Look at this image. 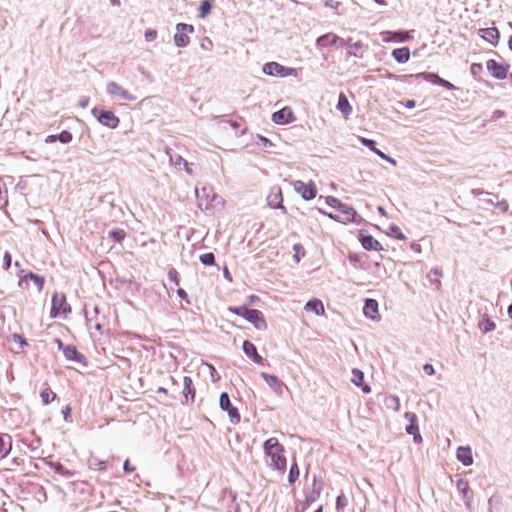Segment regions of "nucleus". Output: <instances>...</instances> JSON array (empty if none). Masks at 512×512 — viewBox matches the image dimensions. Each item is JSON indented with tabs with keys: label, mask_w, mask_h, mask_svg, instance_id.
<instances>
[{
	"label": "nucleus",
	"mask_w": 512,
	"mask_h": 512,
	"mask_svg": "<svg viewBox=\"0 0 512 512\" xmlns=\"http://www.w3.org/2000/svg\"><path fill=\"white\" fill-rule=\"evenodd\" d=\"M456 488H457V491L462 496V499L464 500L466 507L470 508L472 500H473V495H472V492L470 491L468 481L465 479H462V478L458 479L456 482Z\"/></svg>",
	"instance_id": "2eb2a0df"
},
{
	"label": "nucleus",
	"mask_w": 512,
	"mask_h": 512,
	"mask_svg": "<svg viewBox=\"0 0 512 512\" xmlns=\"http://www.w3.org/2000/svg\"><path fill=\"white\" fill-rule=\"evenodd\" d=\"M56 471L62 475H68L69 474V471L66 470L62 465L58 464L56 466Z\"/></svg>",
	"instance_id": "0e129e2a"
},
{
	"label": "nucleus",
	"mask_w": 512,
	"mask_h": 512,
	"mask_svg": "<svg viewBox=\"0 0 512 512\" xmlns=\"http://www.w3.org/2000/svg\"><path fill=\"white\" fill-rule=\"evenodd\" d=\"M481 37L488 41L492 45H496L499 39V31L495 27H489L481 29L480 31Z\"/></svg>",
	"instance_id": "393cba45"
},
{
	"label": "nucleus",
	"mask_w": 512,
	"mask_h": 512,
	"mask_svg": "<svg viewBox=\"0 0 512 512\" xmlns=\"http://www.w3.org/2000/svg\"><path fill=\"white\" fill-rule=\"evenodd\" d=\"M291 185L304 200L314 199L317 195V189L313 182L305 183L301 180H296L292 181Z\"/></svg>",
	"instance_id": "6e6552de"
},
{
	"label": "nucleus",
	"mask_w": 512,
	"mask_h": 512,
	"mask_svg": "<svg viewBox=\"0 0 512 512\" xmlns=\"http://www.w3.org/2000/svg\"><path fill=\"white\" fill-rule=\"evenodd\" d=\"M272 120L276 124H288L295 120L294 114L292 110L288 107H285L272 115Z\"/></svg>",
	"instance_id": "f3484780"
},
{
	"label": "nucleus",
	"mask_w": 512,
	"mask_h": 512,
	"mask_svg": "<svg viewBox=\"0 0 512 512\" xmlns=\"http://www.w3.org/2000/svg\"><path fill=\"white\" fill-rule=\"evenodd\" d=\"M404 417L410 422V424L406 427V432L410 435H413V440L415 443L419 444L422 442V436L419 433V427L417 424V416L415 413L406 412Z\"/></svg>",
	"instance_id": "ddd939ff"
},
{
	"label": "nucleus",
	"mask_w": 512,
	"mask_h": 512,
	"mask_svg": "<svg viewBox=\"0 0 512 512\" xmlns=\"http://www.w3.org/2000/svg\"><path fill=\"white\" fill-rule=\"evenodd\" d=\"M363 314L371 320H379L378 302L375 299H366Z\"/></svg>",
	"instance_id": "aec40b11"
},
{
	"label": "nucleus",
	"mask_w": 512,
	"mask_h": 512,
	"mask_svg": "<svg viewBox=\"0 0 512 512\" xmlns=\"http://www.w3.org/2000/svg\"><path fill=\"white\" fill-rule=\"evenodd\" d=\"M423 370L428 375H433L435 373V369L431 364H425L423 366Z\"/></svg>",
	"instance_id": "052dcab7"
},
{
	"label": "nucleus",
	"mask_w": 512,
	"mask_h": 512,
	"mask_svg": "<svg viewBox=\"0 0 512 512\" xmlns=\"http://www.w3.org/2000/svg\"><path fill=\"white\" fill-rule=\"evenodd\" d=\"M107 93L115 98L125 101H134L136 96L115 81H110L106 86Z\"/></svg>",
	"instance_id": "1a4fd4ad"
},
{
	"label": "nucleus",
	"mask_w": 512,
	"mask_h": 512,
	"mask_svg": "<svg viewBox=\"0 0 512 512\" xmlns=\"http://www.w3.org/2000/svg\"><path fill=\"white\" fill-rule=\"evenodd\" d=\"M347 506V499L344 494H340L336 499V508L338 510L343 509Z\"/></svg>",
	"instance_id": "864d4df0"
},
{
	"label": "nucleus",
	"mask_w": 512,
	"mask_h": 512,
	"mask_svg": "<svg viewBox=\"0 0 512 512\" xmlns=\"http://www.w3.org/2000/svg\"><path fill=\"white\" fill-rule=\"evenodd\" d=\"M245 320L251 323L257 330L264 331L267 329V323L263 313L256 309H249L246 313Z\"/></svg>",
	"instance_id": "9b49d317"
},
{
	"label": "nucleus",
	"mask_w": 512,
	"mask_h": 512,
	"mask_svg": "<svg viewBox=\"0 0 512 512\" xmlns=\"http://www.w3.org/2000/svg\"><path fill=\"white\" fill-rule=\"evenodd\" d=\"M12 448V440L8 434L0 435V459L6 457Z\"/></svg>",
	"instance_id": "bb28decb"
},
{
	"label": "nucleus",
	"mask_w": 512,
	"mask_h": 512,
	"mask_svg": "<svg viewBox=\"0 0 512 512\" xmlns=\"http://www.w3.org/2000/svg\"><path fill=\"white\" fill-rule=\"evenodd\" d=\"M7 202V190L5 188L4 183L0 179V208L6 206Z\"/></svg>",
	"instance_id": "c03bdc74"
},
{
	"label": "nucleus",
	"mask_w": 512,
	"mask_h": 512,
	"mask_svg": "<svg viewBox=\"0 0 512 512\" xmlns=\"http://www.w3.org/2000/svg\"><path fill=\"white\" fill-rule=\"evenodd\" d=\"M338 44L344 46V39L333 33L324 34L320 36L316 41L317 47L335 46Z\"/></svg>",
	"instance_id": "a211bd4d"
},
{
	"label": "nucleus",
	"mask_w": 512,
	"mask_h": 512,
	"mask_svg": "<svg viewBox=\"0 0 512 512\" xmlns=\"http://www.w3.org/2000/svg\"><path fill=\"white\" fill-rule=\"evenodd\" d=\"M392 56L398 63H406L410 59V50L408 47H402L393 50Z\"/></svg>",
	"instance_id": "c756f323"
},
{
	"label": "nucleus",
	"mask_w": 512,
	"mask_h": 512,
	"mask_svg": "<svg viewBox=\"0 0 512 512\" xmlns=\"http://www.w3.org/2000/svg\"><path fill=\"white\" fill-rule=\"evenodd\" d=\"M375 154L378 155L381 159H383L385 161H389V159L391 158L390 156L386 155L385 153H383L380 150H377Z\"/></svg>",
	"instance_id": "338daca9"
},
{
	"label": "nucleus",
	"mask_w": 512,
	"mask_h": 512,
	"mask_svg": "<svg viewBox=\"0 0 512 512\" xmlns=\"http://www.w3.org/2000/svg\"><path fill=\"white\" fill-rule=\"evenodd\" d=\"M457 459L465 466H470L473 463L472 451L469 446H461L457 449Z\"/></svg>",
	"instance_id": "5701e85b"
},
{
	"label": "nucleus",
	"mask_w": 512,
	"mask_h": 512,
	"mask_svg": "<svg viewBox=\"0 0 512 512\" xmlns=\"http://www.w3.org/2000/svg\"><path fill=\"white\" fill-rule=\"evenodd\" d=\"M305 309L307 311L314 312L318 316L325 313V308L322 301L316 298L309 300L305 305Z\"/></svg>",
	"instance_id": "cd10ccee"
},
{
	"label": "nucleus",
	"mask_w": 512,
	"mask_h": 512,
	"mask_svg": "<svg viewBox=\"0 0 512 512\" xmlns=\"http://www.w3.org/2000/svg\"><path fill=\"white\" fill-rule=\"evenodd\" d=\"M168 278H169L173 283H175L176 285H179V274H178V272L176 271V269L171 268V269L168 271Z\"/></svg>",
	"instance_id": "5fc2aeb1"
},
{
	"label": "nucleus",
	"mask_w": 512,
	"mask_h": 512,
	"mask_svg": "<svg viewBox=\"0 0 512 512\" xmlns=\"http://www.w3.org/2000/svg\"><path fill=\"white\" fill-rule=\"evenodd\" d=\"M337 109L343 114L344 117H348L352 112V107L344 94L339 95Z\"/></svg>",
	"instance_id": "c85d7f7f"
},
{
	"label": "nucleus",
	"mask_w": 512,
	"mask_h": 512,
	"mask_svg": "<svg viewBox=\"0 0 512 512\" xmlns=\"http://www.w3.org/2000/svg\"><path fill=\"white\" fill-rule=\"evenodd\" d=\"M324 5L327 8H331V9L337 10L341 6V3L339 1H336V0H324Z\"/></svg>",
	"instance_id": "4d7b16f0"
},
{
	"label": "nucleus",
	"mask_w": 512,
	"mask_h": 512,
	"mask_svg": "<svg viewBox=\"0 0 512 512\" xmlns=\"http://www.w3.org/2000/svg\"><path fill=\"white\" fill-rule=\"evenodd\" d=\"M262 71L264 74L273 77L284 78L288 76H297V70L295 68L285 67L277 62H268L264 64Z\"/></svg>",
	"instance_id": "20e7f679"
},
{
	"label": "nucleus",
	"mask_w": 512,
	"mask_h": 512,
	"mask_svg": "<svg viewBox=\"0 0 512 512\" xmlns=\"http://www.w3.org/2000/svg\"><path fill=\"white\" fill-rule=\"evenodd\" d=\"M194 32V27L190 24L179 23L176 25L174 43L177 47H186L190 42L189 34Z\"/></svg>",
	"instance_id": "0eeeda50"
},
{
	"label": "nucleus",
	"mask_w": 512,
	"mask_h": 512,
	"mask_svg": "<svg viewBox=\"0 0 512 512\" xmlns=\"http://www.w3.org/2000/svg\"><path fill=\"white\" fill-rule=\"evenodd\" d=\"M478 327L482 331V333H488L496 328V324L487 315H483L479 320Z\"/></svg>",
	"instance_id": "7c9ffc66"
},
{
	"label": "nucleus",
	"mask_w": 512,
	"mask_h": 512,
	"mask_svg": "<svg viewBox=\"0 0 512 512\" xmlns=\"http://www.w3.org/2000/svg\"><path fill=\"white\" fill-rule=\"evenodd\" d=\"M299 477V468L297 463H293L290 467L289 475H288V481L289 483H294L297 478Z\"/></svg>",
	"instance_id": "79ce46f5"
},
{
	"label": "nucleus",
	"mask_w": 512,
	"mask_h": 512,
	"mask_svg": "<svg viewBox=\"0 0 512 512\" xmlns=\"http://www.w3.org/2000/svg\"><path fill=\"white\" fill-rule=\"evenodd\" d=\"M123 469L126 472H132L135 470V467L130 465L129 460H126L123 464Z\"/></svg>",
	"instance_id": "e2e57ef3"
},
{
	"label": "nucleus",
	"mask_w": 512,
	"mask_h": 512,
	"mask_svg": "<svg viewBox=\"0 0 512 512\" xmlns=\"http://www.w3.org/2000/svg\"><path fill=\"white\" fill-rule=\"evenodd\" d=\"M375 154L378 155L381 159H383L385 161H389V159L391 158L390 156L386 155L385 153H383L380 150H377Z\"/></svg>",
	"instance_id": "774afa93"
},
{
	"label": "nucleus",
	"mask_w": 512,
	"mask_h": 512,
	"mask_svg": "<svg viewBox=\"0 0 512 512\" xmlns=\"http://www.w3.org/2000/svg\"><path fill=\"white\" fill-rule=\"evenodd\" d=\"M23 273H24V270H21L18 274V276L20 277V281H19L20 287H23L25 281L29 279V280H32V282H34V284L37 286V289L39 292L42 291L44 283H45V279L43 276H39L33 272H29L26 274H23Z\"/></svg>",
	"instance_id": "6ab92c4d"
},
{
	"label": "nucleus",
	"mask_w": 512,
	"mask_h": 512,
	"mask_svg": "<svg viewBox=\"0 0 512 512\" xmlns=\"http://www.w3.org/2000/svg\"><path fill=\"white\" fill-rule=\"evenodd\" d=\"M220 407L222 410L228 412L231 421L236 420L238 422L240 420L238 411L235 407L232 406L230 398L226 392H223L220 395Z\"/></svg>",
	"instance_id": "dca6fc26"
},
{
	"label": "nucleus",
	"mask_w": 512,
	"mask_h": 512,
	"mask_svg": "<svg viewBox=\"0 0 512 512\" xmlns=\"http://www.w3.org/2000/svg\"><path fill=\"white\" fill-rule=\"evenodd\" d=\"M88 465L91 469L103 470L105 469L106 463L98 459L97 457H90V459L88 460Z\"/></svg>",
	"instance_id": "58836bf2"
},
{
	"label": "nucleus",
	"mask_w": 512,
	"mask_h": 512,
	"mask_svg": "<svg viewBox=\"0 0 512 512\" xmlns=\"http://www.w3.org/2000/svg\"><path fill=\"white\" fill-rule=\"evenodd\" d=\"M384 403L388 409H391L395 412L400 410V400L396 395H390L386 397Z\"/></svg>",
	"instance_id": "72a5a7b5"
},
{
	"label": "nucleus",
	"mask_w": 512,
	"mask_h": 512,
	"mask_svg": "<svg viewBox=\"0 0 512 512\" xmlns=\"http://www.w3.org/2000/svg\"><path fill=\"white\" fill-rule=\"evenodd\" d=\"M211 11V4L208 0H203L199 8V17L205 18Z\"/></svg>",
	"instance_id": "ea45409f"
},
{
	"label": "nucleus",
	"mask_w": 512,
	"mask_h": 512,
	"mask_svg": "<svg viewBox=\"0 0 512 512\" xmlns=\"http://www.w3.org/2000/svg\"><path fill=\"white\" fill-rule=\"evenodd\" d=\"M170 163L172 165H174L175 167H180L182 166L184 168V170L188 173V174H193V170H192V164L189 163L188 161H186L182 156L180 155H170Z\"/></svg>",
	"instance_id": "a878e982"
},
{
	"label": "nucleus",
	"mask_w": 512,
	"mask_h": 512,
	"mask_svg": "<svg viewBox=\"0 0 512 512\" xmlns=\"http://www.w3.org/2000/svg\"><path fill=\"white\" fill-rule=\"evenodd\" d=\"M417 78H422L426 81H429V82H432L434 84H437L438 82V79L440 78L437 74H434V73H427V72H422V73H418L416 75Z\"/></svg>",
	"instance_id": "a19ab883"
},
{
	"label": "nucleus",
	"mask_w": 512,
	"mask_h": 512,
	"mask_svg": "<svg viewBox=\"0 0 512 512\" xmlns=\"http://www.w3.org/2000/svg\"><path fill=\"white\" fill-rule=\"evenodd\" d=\"M360 242L362 247L366 250H382L381 244L371 235H360Z\"/></svg>",
	"instance_id": "b1692460"
},
{
	"label": "nucleus",
	"mask_w": 512,
	"mask_h": 512,
	"mask_svg": "<svg viewBox=\"0 0 512 512\" xmlns=\"http://www.w3.org/2000/svg\"><path fill=\"white\" fill-rule=\"evenodd\" d=\"M92 115L98 120V122L110 129H115L119 125V118L112 111L99 110L94 107L91 111Z\"/></svg>",
	"instance_id": "39448f33"
},
{
	"label": "nucleus",
	"mask_w": 512,
	"mask_h": 512,
	"mask_svg": "<svg viewBox=\"0 0 512 512\" xmlns=\"http://www.w3.org/2000/svg\"><path fill=\"white\" fill-rule=\"evenodd\" d=\"M57 138L61 143L68 144L72 141L73 136L69 131L63 130L60 134L57 135Z\"/></svg>",
	"instance_id": "49530a36"
},
{
	"label": "nucleus",
	"mask_w": 512,
	"mask_h": 512,
	"mask_svg": "<svg viewBox=\"0 0 512 512\" xmlns=\"http://www.w3.org/2000/svg\"><path fill=\"white\" fill-rule=\"evenodd\" d=\"M11 261H12L11 254L9 252H5L4 257H3V266H2L4 270H8L10 268Z\"/></svg>",
	"instance_id": "6e6d98bb"
},
{
	"label": "nucleus",
	"mask_w": 512,
	"mask_h": 512,
	"mask_svg": "<svg viewBox=\"0 0 512 512\" xmlns=\"http://www.w3.org/2000/svg\"><path fill=\"white\" fill-rule=\"evenodd\" d=\"M229 311L245 319L246 313H248L249 308H247L246 306L229 307Z\"/></svg>",
	"instance_id": "de8ad7c7"
},
{
	"label": "nucleus",
	"mask_w": 512,
	"mask_h": 512,
	"mask_svg": "<svg viewBox=\"0 0 512 512\" xmlns=\"http://www.w3.org/2000/svg\"><path fill=\"white\" fill-rule=\"evenodd\" d=\"M63 354L67 360L80 361L81 355L77 352L75 346L67 345L63 348Z\"/></svg>",
	"instance_id": "473e14b6"
},
{
	"label": "nucleus",
	"mask_w": 512,
	"mask_h": 512,
	"mask_svg": "<svg viewBox=\"0 0 512 512\" xmlns=\"http://www.w3.org/2000/svg\"><path fill=\"white\" fill-rule=\"evenodd\" d=\"M338 214L333 213H327L322 209H319V212L328 216L329 218L341 222L343 224H348L350 222H353L356 216V211L354 208L347 206L345 204L342 205L341 208L338 209Z\"/></svg>",
	"instance_id": "423d86ee"
},
{
	"label": "nucleus",
	"mask_w": 512,
	"mask_h": 512,
	"mask_svg": "<svg viewBox=\"0 0 512 512\" xmlns=\"http://www.w3.org/2000/svg\"><path fill=\"white\" fill-rule=\"evenodd\" d=\"M40 396H41V400H42L43 404L47 405L55 399L56 394L49 388H46V389L42 390Z\"/></svg>",
	"instance_id": "4c0bfd02"
},
{
	"label": "nucleus",
	"mask_w": 512,
	"mask_h": 512,
	"mask_svg": "<svg viewBox=\"0 0 512 512\" xmlns=\"http://www.w3.org/2000/svg\"><path fill=\"white\" fill-rule=\"evenodd\" d=\"M12 338L16 343L19 344L20 348H23L27 345V342L19 334H13Z\"/></svg>",
	"instance_id": "bf43d9fd"
},
{
	"label": "nucleus",
	"mask_w": 512,
	"mask_h": 512,
	"mask_svg": "<svg viewBox=\"0 0 512 512\" xmlns=\"http://www.w3.org/2000/svg\"><path fill=\"white\" fill-rule=\"evenodd\" d=\"M243 352L247 357L253 360L257 364H263L264 358L258 354L256 346L250 341L243 342Z\"/></svg>",
	"instance_id": "412c9836"
},
{
	"label": "nucleus",
	"mask_w": 512,
	"mask_h": 512,
	"mask_svg": "<svg viewBox=\"0 0 512 512\" xmlns=\"http://www.w3.org/2000/svg\"><path fill=\"white\" fill-rule=\"evenodd\" d=\"M58 140L57 135H49L45 138V143L50 144Z\"/></svg>",
	"instance_id": "69168bd1"
},
{
	"label": "nucleus",
	"mask_w": 512,
	"mask_h": 512,
	"mask_svg": "<svg viewBox=\"0 0 512 512\" xmlns=\"http://www.w3.org/2000/svg\"><path fill=\"white\" fill-rule=\"evenodd\" d=\"M195 194L199 207L204 210H210L216 205L223 204V200L216 194L213 186L207 185L200 190L196 188Z\"/></svg>",
	"instance_id": "f03ea898"
},
{
	"label": "nucleus",
	"mask_w": 512,
	"mask_h": 512,
	"mask_svg": "<svg viewBox=\"0 0 512 512\" xmlns=\"http://www.w3.org/2000/svg\"><path fill=\"white\" fill-rule=\"evenodd\" d=\"M71 312L70 305L66 301V297L63 293H55L52 297V305L50 310V317L57 318L63 317L66 318L67 315Z\"/></svg>",
	"instance_id": "7ed1b4c3"
},
{
	"label": "nucleus",
	"mask_w": 512,
	"mask_h": 512,
	"mask_svg": "<svg viewBox=\"0 0 512 512\" xmlns=\"http://www.w3.org/2000/svg\"><path fill=\"white\" fill-rule=\"evenodd\" d=\"M147 42L154 41L157 38V31L155 29H148L144 33Z\"/></svg>",
	"instance_id": "603ef678"
},
{
	"label": "nucleus",
	"mask_w": 512,
	"mask_h": 512,
	"mask_svg": "<svg viewBox=\"0 0 512 512\" xmlns=\"http://www.w3.org/2000/svg\"><path fill=\"white\" fill-rule=\"evenodd\" d=\"M267 204L272 209H281L284 213L286 208L283 206L282 190L279 186L271 187L267 195Z\"/></svg>",
	"instance_id": "9d476101"
},
{
	"label": "nucleus",
	"mask_w": 512,
	"mask_h": 512,
	"mask_svg": "<svg viewBox=\"0 0 512 512\" xmlns=\"http://www.w3.org/2000/svg\"><path fill=\"white\" fill-rule=\"evenodd\" d=\"M326 203L330 207L336 208L337 210L342 207L343 203L339 199L333 196L326 197Z\"/></svg>",
	"instance_id": "8fccbe9b"
},
{
	"label": "nucleus",
	"mask_w": 512,
	"mask_h": 512,
	"mask_svg": "<svg viewBox=\"0 0 512 512\" xmlns=\"http://www.w3.org/2000/svg\"><path fill=\"white\" fill-rule=\"evenodd\" d=\"M89 104V97L87 96H82L79 100V106L81 108H86Z\"/></svg>",
	"instance_id": "680f3d73"
},
{
	"label": "nucleus",
	"mask_w": 512,
	"mask_h": 512,
	"mask_svg": "<svg viewBox=\"0 0 512 512\" xmlns=\"http://www.w3.org/2000/svg\"><path fill=\"white\" fill-rule=\"evenodd\" d=\"M387 235H389L390 237H394L398 240H405L406 237L405 235L402 233L401 229L395 225V224H390L388 229H387Z\"/></svg>",
	"instance_id": "e433bc0d"
},
{
	"label": "nucleus",
	"mask_w": 512,
	"mask_h": 512,
	"mask_svg": "<svg viewBox=\"0 0 512 512\" xmlns=\"http://www.w3.org/2000/svg\"><path fill=\"white\" fill-rule=\"evenodd\" d=\"M486 68L490 74L496 79H505L508 73V67L498 63L494 59H490L486 63Z\"/></svg>",
	"instance_id": "4468645a"
},
{
	"label": "nucleus",
	"mask_w": 512,
	"mask_h": 512,
	"mask_svg": "<svg viewBox=\"0 0 512 512\" xmlns=\"http://www.w3.org/2000/svg\"><path fill=\"white\" fill-rule=\"evenodd\" d=\"M351 381L354 385L360 387L364 393L371 392V387L369 385L364 384V373L360 369H352Z\"/></svg>",
	"instance_id": "4be33fe9"
},
{
	"label": "nucleus",
	"mask_w": 512,
	"mask_h": 512,
	"mask_svg": "<svg viewBox=\"0 0 512 512\" xmlns=\"http://www.w3.org/2000/svg\"><path fill=\"white\" fill-rule=\"evenodd\" d=\"M183 394L186 400H188V397L193 400L195 397V389L193 387V381L190 377L185 376L183 379Z\"/></svg>",
	"instance_id": "2f4dec72"
},
{
	"label": "nucleus",
	"mask_w": 512,
	"mask_h": 512,
	"mask_svg": "<svg viewBox=\"0 0 512 512\" xmlns=\"http://www.w3.org/2000/svg\"><path fill=\"white\" fill-rule=\"evenodd\" d=\"M264 452L271 460L269 466L284 472L286 469L287 461L284 456V447L279 443L278 439L271 437L264 442Z\"/></svg>",
	"instance_id": "f257e3e1"
},
{
	"label": "nucleus",
	"mask_w": 512,
	"mask_h": 512,
	"mask_svg": "<svg viewBox=\"0 0 512 512\" xmlns=\"http://www.w3.org/2000/svg\"><path fill=\"white\" fill-rule=\"evenodd\" d=\"M261 377L268 384L270 389L277 395L282 396L285 384L275 375L266 372L261 373Z\"/></svg>",
	"instance_id": "f8f14e48"
},
{
	"label": "nucleus",
	"mask_w": 512,
	"mask_h": 512,
	"mask_svg": "<svg viewBox=\"0 0 512 512\" xmlns=\"http://www.w3.org/2000/svg\"><path fill=\"white\" fill-rule=\"evenodd\" d=\"M437 85H440L448 90H452L455 88V86L452 83H450L449 81L444 80L442 78L438 79Z\"/></svg>",
	"instance_id": "13d9d810"
},
{
	"label": "nucleus",
	"mask_w": 512,
	"mask_h": 512,
	"mask_svg": "<svg viewBox=\"0 0 512 512\" xmlns=\"http://www.w3.org/2000/svg\"><path fill=\"white\" fill-rule=\"evenodd\" d=\"M362 48H363L362 42H360V41L354 42L353 44L349 45L347 54L349 56H355V57L361 58L363 56Z\"/></svg>",
	"instance_id": "f704fd0d"
},
{
	"label": "nucleus",
	"mask_w": 512,
	"mask_h": 512,
	"mask_svg": "<svg viewBox=\"0 0 512 512\" xmlns=\"http://www.w3.org/2000/svg\"><path fill=\"white\" fill-rule=\"evenodd\" d=\"M109 236L115 242H121L126 237V233L123 229H116V230L110 231Z\"/></svg>",
	"instance_id": "37998d69"
},
{
	"label": "nucleus",
	"mask_w": 512,
	"mask_h": 512,
	"mask_svg": "<svg viewBox=\"0 0 512 512\" xmlns=\"http://www.w3.org/2000/svg\"><path fill=\"white\" fill-rule=\"evenodd\" d=\"M358 139L361 142V144L368 147L372 152L376 153V151L378 150L375 147L376 142L374 140H371V139H368L365 137H358Z\"/></svg>",
	"instance_id": "09e8293b"
},
{
	"label": "nucleus",
	"mask_w": 512,
	"mask_h": 512,
	"mask_svg": "<svg viewBox=\"0 0 512 512\" xmlns=\"http://www.w3.org/2000/svg\"><path fill=\"white\" fill-rule=\"evenodd\" d=\"M321 492V487H316V480L314 479V491L312 494H310L307 498L308 501L314 502L319 497Z\"/></svg>",
	"instance_id": "3c124183"
},
{
	"label": "nucleus",
	"mask_w": 512,
	"mask_h": 512,
	"mask_svg": "<svg viewBox=\"0 0 512 512\" xmlns=\"http://www.w3.org/2000/svg\"><path fill=\"white\" fill-rule=\"evenodd\" d=\"M386 34L390 36L389 40L397 42H404L412 38L409 32H387Z\"/></svg>",
	"instance_id": "c9c22d12"
},
{
	"label": "nucleus",
	"mask_w": 512,
	"mask_h": 512,
	"mask_svg": "<svg viewBox=\"0 0 512 512\" xmlns=\"http://www.w3.org/2000/svg\"><path fill=\"white\" fill-rule=\"evenodd\" d=\"M199 259L201 263L206 266L212 265L215 262V256L211 252L202 254Z\"/></svg>",
	"instance_id": "a18cd8bd"
}]
</instances>
